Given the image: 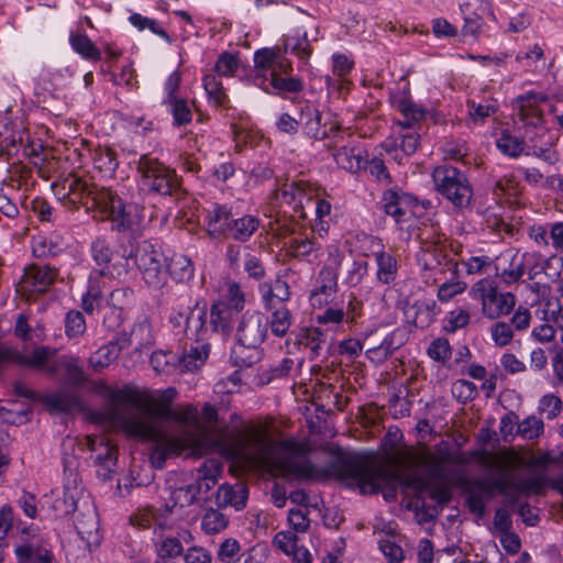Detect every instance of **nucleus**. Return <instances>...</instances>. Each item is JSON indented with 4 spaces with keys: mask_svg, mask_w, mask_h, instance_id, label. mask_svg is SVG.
<instances>
[{
    "mask_svg": "<svg viewBox=\"0 0 563 563\" xmlns=\"http://www.w3.org/2000/svg\"><path fill=\"white\" fill-rule=\"evenodd\" d=\"M125 347L121 340L111 341L108 344L98 349L89 358L90 365L96 371H100L104 367H108L112 362H114L122 349Z\"/></svg>",
    "mask_w": 563,
    "mask_h": 563,
    "instance_id": "obj_33",
    "label": "nucleus"
},
{
    "mask_svg": "<svg viewBox=\"0 0 563 563\" xmlns=\"http://www.w3.org/2000/svg\"><path fill=\"white\" fill-rule=\"evenodd\" d=\"M157 561L155 563H175V559L181 555L184 548L179 539L165 538L156 547Z\"/></svg>",
    "mask_w": 563,
    "mask_h": 563,
    "instance_id": "obj_40",
    "label": "nucleus"
},
{
    "mask_svg": "<svg viewBox=\"0 0 563 563\" xmlns=\"http://www.w3.org/2000/svg\"><path fill=\"white\" fill-rule=\"evenodd\" d=\"M205 90L208 95L209 101L216 107H227L229 98L224 91L222 82L218 79L217 75L208 74L202 79Z\"/></svg>",
    "mask_w": 563,
    "mask_h": 563,
    "instance_id": "obj_38",
    "label": "nucleus"
},
{
    "mask_svg": "<svg viewBox=\"0 0 563 563\" xmlns=\"http://www.w3.org/2000/svg\"><path fill=\"white\" fill-rule=\"evenodd\" d=\"M422 268L421 277L426 284L434 285L449 278L459 276V262L449 257L441 249L430 245L422 250L418 257Z\"/></svg>",
    "mask_w": 563,
    "mask_h": 563,
    "instance_id": "obj_13",
    "label": "nucleus"
},
{
    "mask_svg": "<svg viewBox=\"0 0 563 563\" xmlns=\"http://www.w3.org/2000/svg\"><path fill=\"white\" fill-rule=\"evenodd\" d=\"M92 258L98 265H108L112 260V249L104 238H97L91 243Z\"/></svg>",
    "mask_w": 563,
    "mask_h": 563,
    "instance_id": "obj_62",
    "label": "nucleus"
},
{
    "mask_svg": "<svg viewBox=\"0 0 563 563\" xmlns=\"http://www.w3.org/2000/svg\"><path fill=\"white\" fill-rule=\"evenodd\" d=\"M490 338L495 345L499 347L510 344L515 336V331L506 321H497L490 325Z\"/></svg>",
    "mask_w": 563,
    "mask_h": 563,
    "instance_id": "obj_52",
    "label": "nucleus"
},
{
    "mask_svg": "<svg viewBox=\"0 0 563 563\" xmlns=\"http://www.w3.org/2000/svg\"><path fill=\"white\" fill-rule=\"evenodd\" d=\"M267 311L271 313L269 317H266L271 332L275 336L284 338L294 322L291 311L285 305Z\"/></svg>",
    "mask_w": 563,
    "mask_h": 563,
    "instance_id": "obj_32",
    "label": "nucleus"
},
{
    "mask_svg": "<svg viewBox=\"0 0 563 563\" xmlns=\"http://www.w3.org/2000/svg\"><path fill=\"white\" fill-rule=\"evenodd\" d=\"M240 543L235 539H225L219 547L217 558L221 563H236L240 561Z\"/></svg>",
    "mask_w": 563,
    "mask_h": 563,
    "instance_id": "obj_60",
    "label": "nucleus"
},
{
    "mask_svg": "<svg viewBox=\"0 0 563 563\" xmlns=\"http://www.w3.org/2000/svg\"><path fill=\"white\" fill-rule=\"evenodd\" d=\"M548 100L549 96L539 91H528L518 96L515 100V106L520 121L525 125L541 129L544 134L545 129L542 128L544 114L541 109V104Z\"/></svg>",
    "mask_w": 563,
    "mask_h": 563,
    "instance_id": "obj_14",
    "label": "nucleus"
},
{
    "mask_svg": "<svg viewBox=\"0 0 563 563\" xmlns=\"http://www.w3.org/2000/svg\"><path fill=\"white\" fill-rule=\"evenodd\" d=\"M460 463H463V461L450 454L437 456L434 454L428 453L421 457V465L427 468L430 478L441 482L449 478V470L446 464Z\"/></svg>",
    "mask_w": 563,
    "mask_h": 563,
    "instance_id": "obj_26",
    "label": "nucleus"
},
{
    "mask_svg": "<svg viewBox=\"0 0 563 563\" xmlns=\"http://www.w3.org/2000/svg\"><path fill=\"white\" fill-rule=\"evenodd\" d=\"M428 356L441 364H445L452 355L450 342L445 338L434 339L427 349Z\"/></svg>",
    "mask_w": 563,
    "mask_h": 563,
    "instance_id": "obj_53",
    "label": "nucleus"
},
{
    "mask_svg": "<svg viewBox=\"0 0 563 563\" xmlns=\"http://www.w3.org/2000/svg\"><path fill=\"white\" fill-rule=\"evenodd\" d=\"M309 511L305 508H291L288 510L287 521L292 532L305 533L310 528Z\"/></svg>",
    "mask_w": 563,
    "mask_h": 563,
    "instance_id": "obj_55",
    "label": "nucleus"
},
{
    "mask_svg": "<svg viewBox=\"0 0 563 563\" xmlns=\"http://www.w3.org/2000/svg\"><path fill=\"white\" fill-rule=\"evenodd\" d=\"M412 309L415 310L413 323L421 329L428 328L441 312L440 307L432 299L418 301Z\"/></svg>",
    "mask_w": 563,
    "mask_h": 563,
    "instance_id": "obj_34",
    "label": "nucleus"
},
{
    "mask_svg": "<svg viewBox=\"0 0 563 563\" xmlns=\"http://www.w3.org/2000/svg\"><path fill=\"white\" fill-rule=\"evenodd\" d=\"M286 251L292 257L311 263L319 257L321 244L314 236L297 234L288 240Z\"/></svg>",
    "mask_w": 563,
    "mask_h": 563,
    "instance_id": "obj_20",
    "label": "nucleus"
},
{
    "mask_svg": "<svg viewBox=\"0 0 563 563\" xmlns=\"http://www.w3.org/2000/svg\"><path fill=\"white\" fill-rule=\"evenodd\" d=\"M228 517L218 509L209 508L201 518V529L207 534H217L228 527Z\"/></svg>",
    "mask_w": 563,
    "mask_h": 563,
    "instance_id": "obj_41",
    "label": "nucleus"
},
{
    "mask_svg": "<svg viewBox=\"0 0 563 563\" xmlns=\"http://www.w3.org/2000/svg\"><path fill=\"white\" fill-rule=\"evenodd\" d=\"M249 489L243 484L220 485L216 493V504L219 507L231 506L235 510H242L246 506Z\"/></svg>",
    "mask_w": 563,
    "mask_h": 563,
    "instance_id": "obj_24",
    "label": "nucleus"
},
{
    "mask_svg": "<svg viewBox=\"0 0 563 563\" xmlns=\"http://www.w3.org/2000/svg\"><path fill=\"white\" fill-rule=\"evenodd\" d=\"M543 313L548 322H553L563 330V305L558 298L553 297L544 301Z\"/></svg>",
    "mask_w": 563,
    "mask_h": 563,
    "instance_id": "obj_64",
    "label": "nucleus"
},
{
    "mask_svg": "<svg viewBox=\"0 0 563 563\" xmlns=\"http://www.w3.org/2000/svg\"><path fill=\"white\" fill-rule=\"evenodd\" d=\"M562 410L563 402L561 398L553 393L543 395L539 400L538 411L541 415H544L549 420L556 418L562 412Z\"/></svg>",
    "mask_w": 563,
    "mask_h": 563,
    "instance_id": "obj_51",
    "label": "nucleus"
},
{
    "mask_svg": "<svg viewBox=\"0 0 563 563\" xmlns=\"http://www.w3.org/2000/svg\"><path fill=\"white\" fill-rule=\"evenodd\" d=\"M412 486L419 489H429L430 497L437 501L439 505H445L451 499V492L448 487L443 485H434L429 488V484L426 479L415 478L412 481Z\"/></svg>",
    "mask_w": 563,
    "mask_h": 563,
    "instance_id": "obj_59",
    "label": "nucleus"
},
{
    "mask_svg": "<svg viewBox=\"0 0 563 563\" xmlns=\"http://www.w3.org/2000/svg\"><path fill=\"white\" fill-rule=\"evenodd\" d=\"M233 218L231 207L212 203L205 210L203 225L207 234L213 240L227 239Z\"/></svg>",
    "mask_w": 563,
    "mask_h": 563,
    "instance_id": "obj_15",
    "label": "nucleus"
},
{
    "mask_svg": "<svg viewBox=\"0 0 563 563\" xmlns=\"http://www.w3.org/2000/svg\"><path fill=\"white\" fill-rule=\"evenodd\" d=\"M216 302H224L229 307L242 312L245 306V297L240 285L231 282L228 284L224 295Z\"/></svg>",
    "mask_w": 563,
    "mask_h": 563,
    "instance_id": "obj_56",
    "label": "nucleus"
},
{
    "mask_svg": "<svg viewBox=\"0 0 563 563\" xmlns=\"http://www.w3.org/2000/svg\"><path fill=\"white\" fill-rule=\"evenodd\" d=\"M368 273V262L365 260H356L346 269L344 284L349 287H355L362 283Z\"/></svg>",
    "mask_w": 563,
    "mask_h": 563,
    "instance_id": "obj_58",
    "label": "nucleus"
},
{
    "mask_svg": "<svg viewBox=\"0 0 563 563\" xmlns=\"http://www.w3.org/2000/svg\"><path fill=\"white\" fill-rule=\"evenodd\" d=\"M300 180L284 184L278 188L274 196L277 201L290 206L294 210L296 208Z\"/></svg>",
    "mask_w": 563,
    "mask_h": 563,
    "instance_id": "obj_63",
    "label": "nucleus"
},
{
    "mask_svg": "<svg viewBox=\"0 0 563 563\" xmlns=\"http://www.w3.org/2000/svg\"><path fill=\"white\" fill-rule=\"evenodd\" d=\"M284 53H290L296 55L299 59L307 62L312 54V47L307 37V32L285 36Z\"/></svg>",
    "mask_w": 563,
    "mask_h": 563,
    "instance_id": "obj_35",
    "label": "nucleus"
},
{
    "mask_svg": "<svg viewBox=\"0 0 563 563\" xmlns=\"http://www.w3.org/2000/svg\"><path fill=\"white\" fill-rule=\"evenodd\" d=\"M382 201L385 213L391 216L397 223L406 221L408 214L413 213L411 207L417 205V198L394 189L386 190Z\"/></svg>",
    "mask_w": 563,
    "mask_h": 563,
    "instance_id": "obj_16",
    "label": "nucleus"
},
{
    "mask_svg": "<svg viewBox=\"0 0 563 563\" xmlns=\"http://www.w3.org/2000/svg\"><path fill=\"white\" fill-rule=\"evenodd\" d=\"M325 341L327 333L317 327L306 328L299 335L300 344L310 349V358H314L320 354V350Z\"/></svg>",
    "mask_w": 563,
    "mask_h": 563,
    "instance_id": "obj_39",
    "label": "nucleus"
},
{
    "mask_svg": "<svg viewBox=\"0 0 563 563\" xmlns=\"http://www.w3.org/2000/svg\"><path fill=\"white\" fill-rule=\"evenodd\" d=\"M175 394L169 388L156 396L125 386L109 395L111 421L128 437L153 443L150 460L156 468H162L168 457L185 451L195 456L218 453L244 465L271 464L285 477L294 479L334 477L346 486L358 487L362 494L396 488V474L362 454L340 452L324 467H318L308 459L311 451L308 442L274 441L263 424L234 432L225 427L205 426L194 406L172 408Z\"/></svg>",
    "mask_w": 563,
    "mask_h": 563,
    "instance_id": "obj_1",
    "label": "nucleus"
},
{
    "mask_svg": "<svg viewBox=\"0 0 563 563\" xmlns=\"http://www.w3.org/2000/svg\"><path fill=\"white\" fill-rule=\"evenodd\" d=\"M144 189L163 196H172L180 188L174 169L147 154L141 155L136 164Z\"/></svg>",
    "mask_w": 563,
    "mask_h": 563,
    "instance_id": "obj_8",
    "label": "nucleus"
},
{
    "mask_svg": "<svg viewBox=\"0 0 563 563\" xmlns=\"http://www.w3.org/2000/svg\"><path fill=\"white\" fill-rule=\"evenodd\" d=\"M254 68L249 81L266 93L286 98L290 93L300 92L303 82L291 76L292 64L278 48L265 47L254 53Z\"/></svg>",
    "mask_w": 563,
    "mask_h": 563,
    "instance_id": "obj_2",
    "label": "nucleus"
},
{
    "mask_svg": "<svg viewBox=\"0 0 563 563\" xmlns=\"http://www.w3.org/2000/svg\"><path fill=\"white\" fill-rule=\"evenodd\" d=\"M419 139L420 137L417 132L407 131L406 133L400 134L399 141H396L395 148L388 152L400 163L401 157L399 156L398 151H401L406 156L412 155L419 146Z\"/></svg>",
    "mask_w": 563,
    "mask_h": 563,
    "instance_id": "obj_46",
    "label": "nucleus"
},
{
    "mask_svg": "<svg viewBox=\"0 0 563 563\" xmlns=\"http://www.w3.org/2000/svg\"><path fill=\"white\" fill-rule=\"evenodd\" d=\"M544 264L545 262L538 256V252L508 250L499 255L495 268L501 283L510 287L520 283L526 274L529 280H534Z\"/></svg>",
    "mask_w": 563,
    "mask_h": 563,
    "instance_id": "obj_6",
    "label": "nucleus"
},
{
    "mask_svg": "<svg viewBox=\"0 0 563 563\" xmlns=\"http://www.w3.org/2000/svg\"><path fill=\"white\" fill-rule=\"evenodd\" d=\"M88 442L92 452L96 453V462L100 464L114 463L117 460V448L110 445L103 439H92L88 437Z\"/></svg>",
    "mask_w": 563,
    "mask_h": 563,
    "instance_id": "obj_47",
    "label": "nucleus"
},
{
    "mask_svg": "<svg viewBox=\"0 0 563 563\" xmlns=\"http://www.w3.org/2000/svg\"><path fill=\"white\" fill-rule=\"evenodd\" d=\"M73 521L78 537L91 550L101 542L99 520L95 503L89 494H82L73 503Z\"/></svg>",
    "mask_w": 563,
    "mask_h": 563,
    "instance_id": "obj_12",
    "label": "nucleus"
},
{
    "mask_svg": "<svg viewBox=\"0 0 563 563\" xmlns=\"http://www.w3.org/2000/svg\"><path fill=\"white\" fill-rule=\"evenodd\" d=\"M487 486L490 488V493L493 495L494 492L497 490L499 494L508 498L511 505H515L518 501L520 493H527L532 488L529 484L520 486L515 485L512 479L504 472L492 481H487Z\"/></svg>",
    "mask_w": 563,
    "mask_h": 563,
    "instance_id": "obj_27",
    "label": "nucleus"
},
{
    "mask_svg": "<svg viewBox=\"0 0 563 563\" xmlns=\"http://www.w3.org/2000/svg\"><path fill=\"white\" fill-rule=\"evenodd\" d=\"M200 488L192 484L174 489L172 493L174 506L179 505L180 507H186L192 505L197 500Z\"/></svg>",
    "mask_w": 563,
    "mask_h": 563,
    "instance_id": "obj_61",
    "label": "nucleus"
},
{
    "mask_svg": "<svg viewBox=\"0 0 563 563\" xmlns=\"http://www.w3.org/2000/svg\"><path fill=\"white\" fill-rule=\"evenodd\" d=\"M466 288V283L457 279V276L454 278L449 276V278L441 282L437 297L441 302H448L455 296L463 294Z\"/></svg>",
    "mask_w": 563,
    "mask_h": 563,
    "instance_id": "obj_49",
    "label": "nucleus"
},
{
    "mask_svg": "<svg viewBox=\"0 0 563 563\" xmlns=\"http://www.w3.org/2000/svg\"><path fill=\"white\" fill-rule=\"evenodd\" d=\"M268 330L267 318L258 312H246L239 320L236 327V345L232 357L239 366H252L260 360L258 347L264 342Z\"/></svg>",
    "mask_w": 563,
    "mask_h": 563,
    "instance_id": "obj_5",
    "label": "nucleus"
},
{
    "mask_svg": "<svg viewBox=\"0 0 563 563\" xmlns=\"http://www.w3.org/2000/svg\"><path fill=\"white\" fill-rule=\"evenodd\" d=\"M543 430V421L536 416H529L518 424L517 433L523 439L532 440L538 438Z\"/></svg>",
    "mask_w": 563,
    "mask_h": 563,
    "instance_id": "obj_57",
    "label": "nucleus"
},
{
    "mask_svg": "<svg viewBox=\"0 0 563 563\" xmlns=\"http://www.w3.org/2000/svg\"><path fill=\"white\" fill-rule=\"evenodd\" d=\"M466 503L472 514L483 517L486 511V503L493 498L487 481L476 478L471 481L465 489Z\"/></svg>",
    "mask_w": 563,
    "mask_h": 563,
    "instance_id": "obj_22",
    "label": "nucleus"
},
{
    "mask_svg": "<svg viewBox=\"0 0 563 563\" xmlns=\"http://www.w3.org/2000/svg\"><path fill=\"white\" fill-rule=\"evenodd\" d=\"M320 190L321 189L319 187H316L308 181L300 180L295 211L300 212V216L306 218V209L313 207V202L320 195Z\"/></svg>",
    "mask_w": 563,
    "mask_h": 563,
    "instance_id": "obj_42",
    "label": "nucleus"
},
{
    "mask_svg": "<svg viewBox=\"0 0 563 563\" xmlns=\"http://www.w3.org/2000/svg\"><path fill=\"white\" fill-rule=\"evenodd\" d=\"M374 256L377 265V280L384 285L394 283L398 274V263L395 256L384 251L375 252Z\"/></svg>",
    "mask_w": 563,
    "mask_h": 563,
    "instance_id": "obj_31",
    "label": "nucleus"
},
{
    "mask_svg": "<svg viewBox=\"0 0 563 563\" xmlns=\"http://www.w3.org/2000/svg\"><path fill=\"white\" fill-rule=\"evenodd\" d=\"M5 362L43 372L52 378L60 377L68 380L70 377V361L68 357L57 356V350L46 345L36 346L29 354L0 345V366Z\"/></svg>",
    "mask_w": 563,
    "mask_h": 563,
    "instance_id": "obj_4",
    "label": "nucleus"
},
{
    "mask_svg": "<svg viewBox=\"0 0 563 563\" xmlns=\"http://www.w3.org/2000/svg\"><path fill=\"white\" fill-rule=\"evenodd\" d=\"M209 352L210 345L208 342H195V345L191 343L179 358V365L185 371L194 372L205 364Z\"/></svg>",
    "mask_w": 563,
    "mask_h": 563,
    "instance_id": "obj_29",
    "label": "nucleus"
},
{
    "mask_svg": "<svg viewBox=\"0 0 563 563\" xmlns=\"http://www.w3.org/2000/svg\"><path fill=\"white\" fill-rule=\"evenodd\" d=\"M471 320L470 312L464 308H456L446 313L443 319L442 329L446 333H455L465 328Z\"/></svg>",
    "mask_w": 563,
    "mask_h": 563,
    "instance_id": "obj_48",
    "label": "nucleus"
},
{
    "mask_svg": "<svg viewBox=\"0 0 563 563\" xmlns=\"http://www.w3.org/2000/svg\"><path fill=\"white\" fill-rule=\"evenodd\" d=\"M468 113L474 121H483L493 115L497 109V101L494 99L484 100L483 102L467 101Z\"/></svg>",
    "mask_w": 563,
    "mask_h": 563,
    "instance_id": "obj_54",
    "label": "nucleus"
},
{
    "mask_svg": "<svg viewBox=\"0 0 563 563\" xmlns=\"http://www.w3.org/2000/svg\"><path fill=\"white\" fill-rule=\"evenodd\" d=\"M120 340L124 346L135 344L137 347H145L153 344L154 335L148 317H139L133 324L130 336Z\"/></svg>",
    "mask_w": 563,
    "mask_h": 563,
    "instance_id": "obj_28",
    "label": "nucleus"
},
{
    "mask_svg": "<svg viewBox=\"0 0 563 563\" xmlns=\"http://www.w3.org/2000/svg\"><path fill=\"white\" fill-rule=\"evenodd\" d=\"M207 310L196 305L185 318L184 333L188 340L194 342H208L212 332L211 327L207 325Z\"/></svg>",
    "mask_w": 563,
    "mask_h": 563,
    "instance_id": "obj_19",
    "label": "nucleus"
},
{
    "mask_svg": "<svg viewBox=\"0 0 563 563\" xmlns=\"http://www.w3.org/2000/svg\"><path fill=\"white\" fill-rule=\"evenodd\" d=\"M241 60L238 54L223 52L219 55L214 71L217 76L232 77L239 69Z\"/></svg>",
    "mask_w": 563,
    "mask_h": 563,
    "instance_id": "obj_50",
    "label": "nucleus"
},
{
    "mask_svg": "<svg viewBox=\"0 0 563 563\" xmlns=\"http://www.w3.org/2000/svg\"><path fill=\"white\" fill-rule=\"evenodd\" d=\"M344 260V253L338 245L327 246V258L318 273L316 287L311 291L310 301L313 307L321 308L330 302L338 291L339 269Z\"/></svg>",
    "mask_w": 563,
    "mask_h": 563,
    "instance_id": "obj_11",
    "label": "nucleus"
},
{
    "mask_svg": "<svg viewBox=\"0 0 563 563\" xmlns=\"http://www.w3.org/2000/svg\"><path fill=\"white\" fill-rule=\"evenodd\" d=\"M261 221L255 216H243L233 218L230 231L227 238H231L239 242H246L258 230Z\"/></svg>",
    "mask_w": 563,
    "mask_h": 563,
    "instance_id": "obj_30",
    "label": "nucleus"
},
{
    "mask_svg": "<svg viewBox=\"0 0 563 563\" xmlns=\"http://www.w3.org/2000/svg\"><path fill=\"white\" fill-rule=\"evenodd\" d=\"M123 256L134 260V264L142 273L145 284L153 289H162L167 284V257L151 244L143 242L129 253L124 251Z\"/></svg>",
    "mask_w": 563,
    "mask_h": 563,
    "instance_id": "obj_10",
    "label": "nucleus"
},
{
    "mask_svg": "<svg viewBox=\"0 0 563 563\" xmlns=\"http://www.w3.org/2000/svg\"><path fill=\"white\" fill-rule=\"evenodd\" d=\"M241 311L229 307L224 302H213L210 309L211 331L229 335Z\"/></svg>",
    "mask_w": 563,
    "mask_h": 563,
    "instance_id": "obj_21",
    "label": "nucleus"
},
{
    "mask_svg": "<svg viewBox=\"0 0 563 563\" xmlns=\"http://www.w3.org/2000/svg\"><path fill=\"white\" fill-rule=\"evenodd\" d=\"M496 145L503 154L512 158H517L521 154H525L526 150V142L509 132H503L497 139Z\"/></svg>",
    "mask_w": 563,
    "mask_h": 563,
    "instance_id": "obj_43",
    "label": "nucleus"
},
{
    "mask_svg": "<svg viewBox=\"0 0 563 563\" xmlns=\"http://www.w3.org/2000/svg\"><path fill=\"white\" fill-rule=\"evenodd\" d=\"M339 129L340 128L335 122L323 121V114L320 111L317 119L307 124L302 131L308 137L316 141H322L333 136Z\"/></svg>",
    "mask_w": 563,
    "mask_h": 563,
    "instance_id": "obj_37",
    "label": "nucleus"
},
{
    "mask_svg": "<svg viewBox=\"0 0 563 563\" xmlns=\"http://www.w3.org/2000/svg\"><path fill=\"white\" fill-rule=\"evenodd\" d=\"M432 178L435 189L455 208H466L473 198V189L466 175L451 165L438 166Z\"/></svg>",
    "mask_w": 563,
    "mask_h": 563,
    "instance_id": "obj_9",
    "label": "nucleus"
},
{
    "mask_svg": "<svg viewBox=\"0 0 563 563\" xmlns=\"http://www.w3.org/2000/svg\"><path fill=\"white\" fill-rule=\"evenodd\" d=\"M528 141L526 143L525 154L528 156H533L548 164H555L559 161V154L553 148V143L549 142L545 145H538L533 137L527 136Z\"/></svg>",
    "mask_w": 563,
    "mask_h": 563,
    "instance_id": "obj_44",
    "label": "nucleus"
},
{
    "mask_svg": "<svg viewBox=\"0 0 563 563\" xmlns=\"http://www.w3.org/2000/svg\"><path fill=\"white\" fill-rule=\"evenodd\" d=\"M333 156L339 167L351 173L358 172L366 163V152L361 144L356 143L341 146Z\"/></svg>",
    "mask_w": 563,
    "mask_h": 563,
    "instance_id": "obj_23",
    "label": "nucleus"
},
{
    "mask_svg": "<svg viewBox=\"0 0 563 563\" xmlns=\"http://www.w3.org/2000/svg\"><path fill=\"white\" fill-rule=\"evenodd\" d=\"M166 107V110L173 117V124L175 126L187 125L192 120V111L189 104V101L186 98H176L174 100H168V102L163 103Z\"/></svg>",
    "mask_w": 563,
    "mask_h": 563,
    "instance_id": "obj_36",
    "label": "nucleus"
},
{
    "mask_svg": "<svg viewBox=\"0 0 563 563\" xmlns=\"http://www.w3.org/2000/svg\"><path fill=\"white\" fill-rule=\"evenodd\" d=\"M166 268V273L177 284L188 285L195 277V264L190 257L184 254H173L167 258Z\"/></svg>",
    "mask_w": 563,
    "mask_h": 563,
    "instance_id": "obj_25",
    "label": "nucleus"
},
{
    "mask_svg": "<svg viewBox=\"0 0 563 563\" xmlns=\"http://www.w3.org/2000/svg\"><path fill=\"white\" fill-rule=\"evenodd\" d=\"M73 49L89 62H98L101 58V51L87 35L73 34Z\"/></svg>",
    "mask_w": 563,
    "mask_h": 563,
    "instance_id": "obj_45",
    "label": "nucleus"
},
{
    "mask_svg": "<svg viewBox=\"0 0 563 563\" xmlns=\"http://www.w3.org/2000/svg\"><path fill=\"white\" fill-rule=\"evenodd\" d=\"M56 273L48 266L31 265L20 280L23 292H44L53 283Z\"/></svg>",
    "mask_w": 563,
    "mask_h": 563,
    "instance_id": "obj_17",
    "label": "nucleus"
},
{
    "mask_svg": "<svg viewBox=\"0 0 563 563\" xmlns=\"http://www.w3.org/2000/svg\"><path fill=\"white\" fill-rule=\"evenodd\" d=\"M173 507L167 504L162 505L158 508L147 506L139 509L131 518V523L139 527L140 529L154 528L163 529L169 515L172 514Z\"/></svg>",
    "mask_w": 563,
    "mask_h": 563,
    "instance_id": "obj_18",
    "label": "nucleus"
},
{
    "mask_svg": "<svg viewBox=\"0 0 563 563\" xmlns=\"http://www.w3.org/2000/svg\"><path fill=\"white\" fill-rule=\"evenodd\" d=\"M77 203L87 211L93 208L107 211L118 231L128 230L133 224L131 210L118 195L110 190H96L82 176L73 172V209Z\"/></svg>",
    "mask_w": 563,
    "mask_h": 563,
    "instance_id": "obj_3",
    "label": "nucleus"
},
{
    "mask_svg": "<svg viewBox=\"0 0 563 563\" xmlns=\"http://www.w3.org/2000/svg\"><path fill=\"white\" fill-rule=\"evenodd\" d=\"M473 300L481 305L482 314L489 320L509 316L516 307L517 298L510 291H501L492 278L477 280L470 290Z\"/></svg>",
    "mask_w": 563,
    "mask_h": 563,
    "instance_id": "obj_7",
    "label": "nucleus"
}]
</instances>
